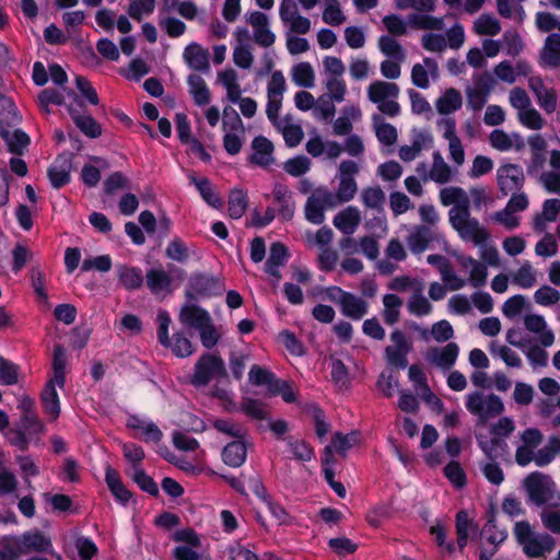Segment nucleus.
I'll return each mask as SVG.
<instances>
[{
  "label": "nucleus",
  "instance_id": "423d86ee",
  "mask_svg": "<svg viewBox=\"0 0 560 560\" xmlns=\"http://www.w3.org/2000/svg\"><path fill=\"white\" fill-rule=\"evenodd\" d=\"M368 98L377 106V109L389 117H396L400 113V106L397 102L399 86L396 83L387 81H374L368 88Z\"/></svg>",
  "mask_w": 560,
  "mask_h": 560
},
{
  "label": "nucleus",
  "instance_id": "f8f14e48",
  "mask_svg": "<svg viewBox=\"0 0 560 560\" xmlns=\"http://www.w3.org/2000/svg\"><path fill=\"white\" fill-rule=\"evenodd\" d=\"M497 182L500 191L508 196L520 192L525 183L523 168L516 164H504L497 170Z\"/></svg>",
  "mask_w": 560,
  "mask_h": 560
},
{
  "label": "nucleus",
  "instance_id": "f257e3e1",
  "mask_svg": "<svg viewBox=\"0 0 560 560\" xmlns=\"http://www.w3.org/2000/svg\"><path fill=\"white\" fill-rule=\"evenodd\" d=\"M514 537L528 558L546 557L555 549V539L546 533H537L526 521L516 522Z\"/></svg>",
  "mask_w": 560,
  "mask_h": 560
},
{
  "label": "nucleus",
  "instance_id": "412c9836",
  "mask_svg": "<svg viewBox=\"0 0 560 560\" xmlns=\"http://www.w3.org/2000/svg\"><path fill=\"white\" fill-rule=\"evenodd\" d=\"M118 285L128 291H137L142 288L145 277L142 270L136 266L119 264L116 266Z\"/></svg>",
  "mask_w": 560,
  "mask_h": 560
},
{
  "label": "nucleus",
  "instance_id": "bf43d9fd",
  "mask_svg": "<svg viewBox=\"0 0 560 560\" xmlns=\"http://www.w3.org/2000/svg\"><path fill=\"white\" fill-rule=\"evenodd\" d=\"M322 19L331 26H339L346 21L338 0H324Z\"/></svg>",
  "mask_w": 560,
  "mask_h": 560
},
{
  "label": "nucleus",
  "instance_id": "cd10ccee",
  "mask_svg": "<svg viewBox=\"0 0 560 560\" xmlns=\"http://www.w3.org/2000/svg\"><path fill=\"white\" fill-rule=\"evenodd\" d=\"M339 307L342 315L352 320H361L369 313V303L351 292L343 295Z\"/></svg>",
  "mask_w": 560,
  "mask_h": 560
},
{
  "label": "nucleus",
  "instance_id": "473e14b6",
  "mask_svg": "<svg viewBox=\"0 0 560 560\" xmlns=\"http://www.w3.org/2000/svg\"><path fill=\"white\" fill-rule=\"evenodd\" d=\"M560 213V199H547L542 203L540 213H536L533 219V229L542 233L547 229V223L556 222Z\"/></svg>",
  "mask_w": 560,
  "mask_h": 560
},
{
  "label": "nucleus",
  "instance_id": "f03ea898",
  "mask_svg": "<svg viewBox=\"0 0 560 560\" xmlns=\"http://www.w3.org/2000/svg\"><path fill=\"white\" fill-rule=\"evenodd\" d=\"M465 407L470 415L477 418L478 424H485L504 411V402L501 397L481 390L468 393L465 396Z\"/></svg>",
  "mask_w": 560,
  "mask_h": 560
},
{
  "label": "nucleus",
  "instance_id": "9b49d317",
  "mask_svg": "<svg viewBox=\"0 0 560 560\" xmlns=\"http://www.w3.org/2000/svg\"><path fill=\"white\" fill-rule=\"evenodd\" d=\"M23 555L31 552L49 553L57 560H62V557L54 549L50 537L45 535L38 529H31L19 536Z\"/></svg>",
  "mask_w": 560,
  "mask_h": 560
},
{
  "label": "nucleus",
  "instance_id": "4d7b16f0",
  "mask_svg": "<svg viewBox=\"0 0 560 560\" xmlns=\"http://www.w3.org/2000/svg\"><path fill=\"white\" fill-rule=\"evenodd\" d=\"M22 552L19 536L0 537V560H16Z\"/></svg>",
  "mask_w": 560,
  "mask_h": 560
},
{
  "label": "nucleus",
  "instance_id": "79ce46f5",
  "mask_svg": "<svg viewBox=\"0 0 560 560\" xmlns=\"http://www.w3.org/2000/svg\"><path fill=\"white\" fill-rule=\"evenodd\" d=\"M544 66L557 68L560 66V34L552 33L547 36L541 51Z\"/></svg>",
  "mask_w": 560,
  "mask_h": 560
},
{
  "label": "nucleus",
  "instance_id": "7ed1b4c3",
  "mask_svg": "<svg viewBox=\"0 0 560 560\" xmlns=\"http://www.w3.org/2000/svg\"><path fill=\"white\" fill-rule=\"evenodd\" d=\"M183 280L184 270L174 265H168L167 269L161 266L151 268L144 279L149 291L160 298L171 295Z\"/></svg>",
  "mask_w": 560,
  "mask_h": 560
},
{
  "label": "nucleus",
  "instance_id": "bb28decb",
  "mask_svg": "<svg viewBox=\"0 0 560 560\" xmlns=\"http://www.w3.org/2000/svg\"><path fill=\"white\" fill-rule=\"evenodd\" d=\"M530 148V160L527 164V173L529 175L538 174L546 163V141L540 135H533L528 138Z\"/></svg>",
  "mask_w": 560,
  "mask_h": 560
},
{
  "label": "nucleus",
  "instance_id": "13d9d810",
  "mask_svg": "<svg viewBox=\"0 0 560 560\" xmlns=\"http://www.w3.org/2000/svg\"><path fill=\"white\" fill-rule=\"evenodd\" d=\"M474 27L479 35L494 36L501 32L500 21L495 16L487 13L481 14L475 21Z\"/></svg>",
  "mask_w": 560,
  "mask_h": 560
},
{
  "label": "nucleus",
  "instance_id": "7c9ffc66",
  "mask_svg": "<svg viewBox=\"0 0 560 560\" xmlns=\"http://www.w3.org/2000/svg\"><path fill=\"white\" fill-rule=\"evenodd\" d=\"M407 311L409 314L416 317H424L432 313L433 305L429 299L424 295V285L418 284L417 288L411 292L406 303Z\"/></svg>",
  "mask_w": 560,
  "mask_h": 560
},
{
  "label": "nucleus",
  "instance_id": "ddd939ff",
  "mask_svg": "<svg viewBox=\"0 0 560 560\" xmlns=\"http://www.w3.org/2000/svg\"><path fill=\"white\" fill-rule=\"evenodd\" d=\"M392 346L386 347L385 357L388 364L405 369L408 364L407 354L410 351V343L404 331L395 329L390 334Z\"/></svg>",
  "mask_w": 560,
  "mask_h": 560
},
{
  "label": "nucleus",
  "instance_id": "c9c22d12",
  "mask_svg": "<svg viewBox=\"0 0 560 560\" xmlns=\"http://www.w3.org/2000/svg\"><path fill=\"white\" fill-rule=\"evenodd\" d=\"M440 201L443 206H453L448 212L457 209H468L470 200L467 192L460 187H445L440 190Z\"/></svg>",
  "mask_w": 560,
  "mask_h": 560
},
{
  "label": "nucleus",
  "instance_id": "774afa93",
  "mask_svg": "<svg viewBox=\"0 0 560 560\" xmlns=\"http://www.w3.org/2000/svg\"><path fill=\"white\" fill-rule=\"evenodd\" d=\"M479 468L483 477L492 485L499 486L504 481V472L497 460H486L479 463Z\"/></svg>",
  "mask_w": 560,
  "mask_h": 560
},
{
  "label": "nucleus",
  "instance_id": "4468645a",
  "mask_svg": "<svg viewBox=\"0 0 560 560\" xmlns=\"http://www.w3.org/2000/svg\"><path fill=\"white\" fill-rule=\"evenodd\" d=\"M247 22L253 27L254 40L257 45L268 48L276 42V35L269 27L268 16L259 11L252 12Z\"/></svg>",
  "mask_w": 560,
  "mask_h": 560
},
{
  "label": "nucleus",
  "instance_id": "58836bf2",
  "mask_svg": "<svg viewBox=\"0 0 560 560\" xmlns=\"http://www.w3.org/2000/svg\"><path fill=\"white\" fill-rule=\"evenodd\" d=\"M432 166L429 171V178L436 184H446L454 177V172L445 162L440 151L432 154Z\"/></svg>",
  "mask_w": 560,
  "mask_h": 560
},
{
  "label": "nucleus",
  "instance_id": "c756f323",
  "mask_svg": "<svg viewBox=\"0 0 560 560\" xmlns=\"http://www.w3.org/2000/svg\"><path fill=\"white\" fill-rule=\"evenodd\" d=\"M190 287L194 293L200 296H214L223 291V283L218 277L197 275L190 279Z\"/></svg>",
  "mask_w": 560,
  "mask_h": 560
},
{
  "label": "nucleus",
  "instance_id": "2eb2a0df",
  "mask_svg": "<svg viewBox=\"0 0 560 560\" xmlns=\"http://www.w3.org/2000/svg\"><path fill=\"white\" fill-rule=\"evenodd\" d=\"M440 77L439 65L435 59L424 57L422 63H416L411 69V82L419 89H428L430 79L436 81Z\"/></svg>",
  "mask_w": 560,
  "mask_h": 560
},
{
  "label": "nucleus",
  "instance_id": "a19ab883",
  "mask_svg": "<svg viewBox=\"0 0 560 560\" xmlns=\"http://www.w3.org/2000/svg\"><path fill=\"white\" fill-rule=\"evenodd\" d=\"M105 481L117 502L124 505L129 502L131 492L121 482L118 472L109 466L106 468Z\"/></svg>",
  "mask_w": 560,
  "mask_h": 560
},
{
  "label": "nucleus",
  "instance_id": "37998d69",
  "mask_svg": "<svg viewBox=\"0 0 560 560\" xmlns=\"http://www.w3.org/2000/svg\"><path fill=\"white\" fill-rule=\"evenodd\" d=\"M188 178L195 185L202 199L212 208L219 209L222 207V200L215 192L210 180L206 177L198 178L194 174H189Z\"/></svg>",
  "mask_w": 560,
  "mask_h": 560
},
{
  "label": "nucleus",
  "instance_id": "0e129e2a",
  "mask_svg": "<svg viewBox=\"0 0 560 560\" xmlns=\"http://www.w3.org/2000/svg\"><path fill=\"white\" fill-rule=\"evenodd\" d=\"M360 197L366 208L374 210L382 209L385 202V194L378 186L363 188Z\"/></svg>",
  "mask_w": 560,
  "mask_h": 560
},
{
  "label": "nucleus",
  "instance_id": "6ab92c4d",
  "mask_svg": "<svg viewBox=\"0 0 560 560\" xmlns=\"http://www.w3.org/2000/svg\"><path fill=\"white\" fill-rule=\"evenodd\" d=\"M495 515L497 512L493 509L487 512V522L480 532V537L488 542L490 547L500 548L508 538V529L498 524Z\"/></svg>",
  "mask_w": 560,
  "mask_h": 560
},
{
  "label": "nucleus",
  "instance_id": "49530a36",
  "mask_svg": "<svg viewBox=\"0 0 560 560\" xmlns=\"http://www.w3.org/2000/svg\"><path fill=\"white\" fill-rule=\"evenodd\" d=\"M291 78L295 85L301 88H313L315 84V73L310 62L302 61L292 67Z\"/></svg>",
  "mask_w": 560,
  "mask_h": 560
},
{
  "label": "nucleus",
  "instance_id": "09e8293b",
  "mask_svg": "<svg viewBox=\"0 0 560 560\" xmlns=\"http://www.w3.org/2000/svg\"><path fill=\"white\" fill-rule=\"evenodd\" d=\"M409 24L419 30L442 31L445 26L444 19L423 13H412L408 18Z\"/></svg>",
  "mask_w": 560,
  "mask_h": 560
},
{
  "label": "nucleus",
  "instance_id": "c03bdc74",
  "mask_svg": "<svg viewBox=\"0 0 560 560\" xmlns=\"http://www.w3.org/2000/svg\"><path fill=\"white\" fill-rule=\"evenodd\" d=\"M402 304V299L397 294L387 293L383 296L384 308L382 315L387 325L393 326L399 320Z\"/></svg>",
  "mask_w": 560,
  "mask_h": 560
},
{
  "label": "nucleus",
  "instance_id": "6e6d98bb",
  "mask_svg": "<svg viewBox=\"0 0 560 560\" xmlns=\"http://www.w3.org/2000/svg\"><path fill=\"white\" fill-rule=\"evenodd\" d=\"M247 195L242 189H233L229 196V215L232 219H240L247 209Z\"/></svg>",
  "mask_w": 560,
  "mask_h": 560
},
{
  "label": "nucleus",
  "instance_id": "c85d7f7f",
  "mask_svg": "<svg viewBox=\"0 0 560 560\" xmlns=\"http://www.w3.org/2000/svg\"><path fill=\"white\" fill-rule=\"evenodd\" d=\"M289 255L287 247L280 243L275 242L270 245L269 256L265 264V271L276 280L281 278L280 268L288 261Z\"/></svg>",
  "mask_w": 560,
  "mask_h": 560
},
{
  "label": "nucleus",
  "instance_id": "6e6552de",
  "mask_svg": "<svg viewBox=\"0 0 560 560\" xmlns=\"http://www.w3.org/2000/svg\"><path fill=\"white\" fill-rule=\"evenodd\" d=\"M226 376L224 361L212 353L202 354L195 364L190 383L195 387H203L212 380Z\"/></svg>",
  "mask_w": 560,
  "mask_h": 560
},
{
  "label": "nucleus",
  "instance_id": "f704fd0d",
  "mask_svg": "<svg viewBox=\"0 0 560 560\" xmlns=\"http://www.w3.org/2000/svg\"><path fill=\"white\" fill-rule=\"evenodd\" d=\"M524 325L528 331L538 335V339L544 347H550L555 342V335L552 330L547 328L544 316L538 314L526 315Z\"/></svg>",
  "mask_w": 560,
  "mask_h": 560
},
{
  "label": "nucleus",
  "instance_id": "20e7f679",
  "mask_svg": "<svg viewBox=\"0 0 560 560\" xmlns=\"http://www.w3.org/2000/svg\"><path fill=\"white\" fill-rule=\"evenodd\" d=\"M448 219L452 228L464 242H471L475 245L490 240L489 232L476 218L471 217L469 208L448 212Z\"/></svg>",
  "mask_w": 560,
  "mask_h": 560
},
{
  "label": "nucleus",
  "instance_id": "393cba45",
  "mask_svg": "<svg viewBox=\"0 0 560 560\" xmlns=\"http://www.w3.org/2000/svg\"><path fill=\"white\" fill-rule=\"evenodd\" d=\"M476 441L487 459L498 460L508 453V443L494 435L489 438L483 433H476Z\"/></svg>",
  "mask_w": 560,
  "mask_h": 560
},
{
  "label": "nucleus",
  "instance_id": "b1692460",
  "mask_svg": "<svg viewBox=\"0 0 560 560\" xmlns=\"http://www.w3.org/2000/svg\"><path fill=\"white\" fill-rule=\"evenodd\" d=\"M489 142L492 148L501 152H506L512 149L521 151L525 147V141L518 133L510 135L502 129L491 131Z\"/></svg>",
  "mask_w": 560,
  "mask_h": 560
},
{
  "label": "nucleus",
  "instance_id": "5fc2aeb1",
  "mask_svg": "<svg viewBox=\"0 0 560 560\" xmlns=\"http://www.w3.org/2000/svg\"><path fill=\"white\" fill-rule=\"evenodd\" d=\"M512 282L522 289H530L537 282V272L529 261H525L512 275Z\"/></svg>",
  "mask_w": 560,
  "mask_h": 560
},
{
  "label": "nucleus",
  "instance_id": "680f3d73",
  "mask_svg": "<svg viewBox=\"0 0 560 560\" xmlns=\"http://www.w3.org/2000/svg\"><path fill=\"white\" fill-rule=\"evenodd\" d=\"M358 442V433L351 432L348 434L336 433L328 446L326 452L331 453L335 450L338 453L346 454L355 443Z\"/></svg>",
  "mask_w": 560,
  "mask_h": 560
},
{
  "label": "nucleus",
  "instance_id": "a878e982",
  "mask_svg": "<svg viewBox=\"0 0 560 560\" xmlns=\"http://www.w3.org/2000/svg\"><path fill=\"white\" fill-rule=\"evenodd\" d=\"M273 200L279 205L278 214L284 220L290 221L295 212V202L292 192L287 185L276 183L272 188Z\"/></svg>",
  "mask_w": 560,
  "mask_h": 560
},
{
  "label": "nucleus",
  "instance_id": "ea45409f",
  "mask_svg": "<svg viewBox=\"0 0 560 560\" xmlns=\"http://www.w3.org/2000/svg\"><path fill=\"white\" fill-rule=\"evenodd\" d=\"M463 105L460 92L454 88L446 89L435 101V108L441 115H450L458 110Z\"/></svg>",
  "mask_w": 560,
  "mask_h": 560
},
{
  "label": "nucleus",
  "instance_id": "338daca9",
  "mask_svg": "<svg viewBox=\"0 0 560 560\" xmlns=\"http://www.w3.org/2000/svg\"><path fill=\"white\" fill-rule=\"evenodd\" d=\"M2 136L12 153L21 154L30 144V137L21 129L3 132Z\"/></svg>",
  "mask_w": 560,
  "mask_h": 560
},
{
  "label": "nucleus",
  "instance_id": "0eeeda50",
  "mask_svg": "<svg viewBox=\"0 0 560 560\" xmlns=\"http://www.w3.org/2000/svg\"><path fill=\"white\" fill-rule=\"evenodd\" d=\"M359 171V165L354 161L346 160L340 163L338 167V187L335 192L331 191V200L336 207L347 203L354 198L358 191L355 175Z\"/></svg>",
  "mask_w": 560,
  "mask_h": 560
},
{
  "label": "nucleus",
  "instance_id": "aec40b11",
  "mask_svg": "<svg viewBox=\"0 0 560 560\" xmlns=\"http://www.w3.org/2000/svg\"><path fill=\"white\" fill-rule=\"evenodd\" d=\"M273 144L264 136H257L252 141L253 153L249 162L262 168L269 167L275 163Z\"/></svg>",
  "mask_w": 560,
  "mask_h": 560
},
{
  "label": "nucleus",
  "instance_id": "f3484780",
  "mask_svg": "<svg viewBox=\"0 0 560 560\" xmlns=\"http://www.w3.org/2000/svg\"><path fill=\"white\" fill-rule=\"evenodd\" d=\"M459 354V347L455 342H448L441 348H432L428 351L425 359L442 370H450L455 364Z\"/></svg>",
  "mask_w": 560,
  "mask_h": 560
},
{
  "label": "nucleus",
  "instance_id": "e2e57ef3",
  "mask_svg": "<svg viewBox=\"0 0 560 560\" xmlns=\"http://www.w3.org/2000/svg\"><path fill=\"white\" fill-rule=\"evenodd\" d=\"M431 142L432 139L428 135L420 133L412 142L411 145H402L398 151L399 158L405 162L413 161L422 151L425 142Z\"/></svg>",
  "mask_w": 560,
  "mask_h": 560
},
{
  "label": "nucleus",
  "instance_id": "e433bc0d",
  "mask_svg": "<svg viewBox=\"0 0 560 560\" xmlns=\"http://www.w3.org/2000/svg\"><path fill=\"white\" fill-rule=\"evenodd\" d=\"M222 460L230 467H241L247 457V447L244 440H235L222 450Z\"/></svg>",
  "mask_w": 560,
  "mask_h": 560
},
{
  "label": "nucleus",
  "instance_id": "1a4fd4ad",
  "mask_svg": "<svg viewBox=\"0 0 560 560\" xmlns=\"http://www.w3.org/2000/svg\"><path fill=\"white\" fill-rule=\"evenodd\" d=\"M331 199V191L327 187L314 189L305 203V219L313 224H322L325 221V210L336 208Z\"/></svg>",
  "mask_w": 560,
  "mask_h": 560
},
{
  "label": "nucleus",
  "instance_id": "72a5a7b5",
  "mask_svg": "<svg viewBox=\"0 0 560 560\" xmlns=\"http://www.w3.org/2000/svg\"><path fill=\"white\" fill-rule=\"evenodd\" d=\"M184 59L189 68L199 72H209V52L199 44L192 43L184 50Z\"/></svg>",
  "mask_w": 560,
  "mask_h": 560
},
{
  "label": "nucleus",
  "instance_id": "4be33fe9",
  "mask_svg": "<svg viewBox=\"0 0 560 560\" xmlns=\"http://www.w3.org/2000/svg\"><path fill=\"white\" fill-rule=\"evenodd\" d=\"M360 210L354 206H348L339 211L332 220L334 226L345 235H352L361 223Z\"/></svg>",
  "mask_w": 560,
  "mask_h": 560
},
{
  "label": "nucleus",
  "instance_id": "a211bd4d",
  "mask_svg": "<svg viewBox=\"0 0 560 560\" xmlns=\"http://www.w3.org/2000/svg\"><path fill=\"white\" fill-rule=\"evenodd\" d=\"M72 160L68 154H60L48 168V178L54 188L59 189L71 178Z\"/></svg>",
  "mask_w": 560,
  "mask_h": 560
},
{
  "label": "nucleus",
  "instance_id": "39448f33",
  "mask_svg": "<svg viewBox=\"0 0 560 560\" xmlns=\"http://www.w3.org/2000/svg\"><path fill=\"white\" fill-rule=\"evenodd\" d=\"M158 340L164 348L172 350L177 358H187L194 353L191 341L182 331H177L170 338L168 328L172 323L171 315L165 310H160L156 315Z\"/></svg>",
  "mask_w": 560,
  "mask_h": 560
},
{
  "label": "nucleus",
  "instance_id": "3c124183",
  "mask_svg": "<svg viewBox=\"0 0 560 560\" xmlns=\"http://www.w3.org/2000/svg\"><path fill=\"white\" fill-rule=\"evenodd\" d=\"M277 380L275 373L257 364H254L248 372L249 383L254 386H266L268 394Z\"/></svg>",
  "mask_w": 560,
  "mask_h": 560
},
{
  "label": "nucleus",
  "instance_id": "052dcab7",
  "mask_svg": "<svg viewBox=\"0 0 560 560\" xmlns=\"http://www.w3.org/2000/svg\"><path fill=\"white\" fill-rule=\"evenodd\" d=\"M75 126L88 137L97 138L102 133L101 125L90 115L71 114Z\"/></svg>",
  "mask_w": 560,
  "mask_h": 560
},
{
  "label": "nucleus",
  "instance_id": "de8ad7c7",
  "mask_svg": "<svg viewBox=\"0 0 560 560\" xmlns=\"http://www.w3.org/2000/svg\"><path fill=\"white\" fill-rule=\"evenodd\" d=\"M275 127L282 133L287 145L294 148L301 143L304 132L300 125L290 122L288 118H282Z\"/></svg>",
  "mask_w": 560,
  "mask_h": 560
},
{
  "label": "nucleus",
  "instance_id": "8fccbe9b",
  "mask_svg": "<svg viewBox=\"0 0 560 560\" xmlns=\"http://www.w3.org/2000/svg\"><path fill=\"white\" fill-rule=\"evenodd\" d=\"M188 85L196 105L203 106L210 102V91L201 77L196 74L189 75Z\"/></svg>",
  "mask_w": 560,
  "mask_h": 560
},
{
  "label": "nucleus",
  "instance_id": "5701e85b",
  "mask_svg": "<svg viewBox=\"0 0 560 560\" xmlns=\"http://www.w3.org/2000/svg\"><path fill=\"white\" fill-rule=\"evenodd\" d=\"M127 427L141 433L143 441L158 443L162 440L163 433L160 428L149 418L131 415L127 419Z\"/></svg>",
  "mask_w": 560,
  "mask_h": 560
},
{
  "label": "nucleus",
  "instance_id": "69168bd1",
  "mask_svg": "<svg viewBox=\"0 0 560 560\" xmlns=\"http://www.w3.org/2000/svg\"><path fill=\"white\" fill-rule=\"evenodd\" d=\"M241 411L256 420H265L268 417L267 406L259 399L244 398L241 404Z\"/></svg>",
  "mask_w": 560,
  "mask_h": 560
},
{
  "label": "nucleus",
  "instance_id": "4c0bfd02",
  "mask_svg": "<svg viewBox=\"0 0 560 560\" xmlns=\"http://www.w3.org/2000/svg\"><path fill=\"white\" fill-rule=\"evenodd\" d=\"M57 383L48 381L40 394L44 412L56 420L60 415V400L56 389Z\"/></svg>",
  "mask_w": 560,
  "mask_h": 560
},
{
  "label": "nucleus",
  "instance_id": "dca6fc26",
  "mask_svg": "<svg viewBox=\"0 0 560 560\" xmlns=\"http://www.w3.org/2000/svg\"><path fill=\"white\" fill-rule=\"evenodd\" d=\"M210 313L196 303L186 302L179 311L178 319L180 324L188 328L199 330L211 319Z\"/></svg>",
  "mask_w": 560,
  "mask_h": 560
},
{
  "label": "nucleus",
  "instance_id": "603ef678",
  "mask_svg": "<svg viewBox=\"0 0 560 560\" xmlns=\"http://www.w3.org/2000/svg\"><path fill=\"white\" fill-rule=\"evenodd\" d=\"M378 48L381 52L389 59H397L398 61L406 60L405 48L392 36H381L378 39Z\"/></svg>",
  "mask_w": 560,
  "mask_h": 560
},
{
  "label": "nucleus",
  "instance_id": "2f4dec72",
  "mask_svg": "<svg viewBox=\"0 0 560 560\" xmlns=\"http://www.w3.org/2000/svg\"><path fill=\"white\" fill-rule=\"evenodd\" d=\"M460 266L469 273L467 283L474 288L483 287L488 278V269L485 264L471 256H464L459 259Z\"/></svg>",
  "mask_w": 560,
  "mask_h": 560
},
{
  "label": "nucleus",
  "instance_id": "864d4df0",
  "mask_svg": "<svg viewBox=\"0 0 560 560\" xmlns=\"http://www.w3.org/2000/svg\"><path fill=\"white\" fill-rule=\"evenodd\" d=\"M477 526L472 523L467 511L462 510L456 514L457 544L460 549L467 545L470 532H475Z\"/></svg>",
  "mask_w": 560,
  "mask_h": 560
},
{
  "label": "nucleus",
  "instance_id": "9d476101",
  "mask_svg": "<svg viewBox=\"0 0 560 560\" xmlns=\"http://www.w3.org/2000/svg\"><path fill=\"white\" fill-rule=\"evenodd\" d=\"M524 486L530 500L537 505L546 504L552 498L555 490L551 478L539 471L529 474Z\"/></svg>",
  "mask_w": 560,
  "mask_h": 560
},
{
  "label": "nucleus",
  "instance_id": "a18cd8bd",
  "mask_svg": "<svg viewBox=\"0 0 560 560\" xmlns=\"http://www.w3.org/2000/svg\"><path fill=\"white\" fill-rule=\"evenodd\" d=\"M67 352L61 345L54 348L52 357V377L50 382L57 383L62 388L66 382Z\"/></svg>",
  "mask_w": 560,
  "mask_h": 560
}]
</instances>
